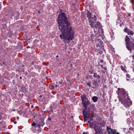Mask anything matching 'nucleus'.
I'll list each match as a JSON object with an SVG mask.
<instances>
[{
	"label": "nucleus",
	"mask_w": 134,
	"mask_h": 134,
	"mask_svg": "<svg viewBox=\"0 0 134 134\" xmlns=\"http://www.w3.org/2000/svg\"><path fill=\"white\" fill-rule=\"evenodd\" d=\"M100 62L101 63H102L103 62V61L102 60H100Z\"/></svg>",
	"instance_id": "nucleus-29"
},
{
	"label": "nucleus",
	"mask_w": 134,
	"mask_h": 134,
	"mask_svg": "<svg viewBox=\"0 0 134 134\" xmlns=\"http://www.w3.org/2000/svg\"><path fill=\"white\" fill-rule=\"evenodd\" d=\"M108 132V134H115V133H114L113 132V130H110V131H109Z\"/></svg>",
	"instance_id": "nucleus-18"
},
{
	"label": "nucleus",
	"mask_w": 134,
	"mask_h": 134,
	"mask_svg": "<svg viewBox=\"0 0 134 134\" xmlns=\"http://www.w3.org/2000/svg\"><path fill=\"white\" fill-rule=\"evenodd\" d=\"M132 8L134 10V3H133Z\"/></svg>",
	"instance_id": "nucleus-27"
},
{
	"label": "nucleus",
	"mask_w": 134,
	"mask_h": 134,
	"mask_svg": "<svg viewBox=\"0 0 134 134\" xmlns=\"http://www.w3.org/2000/svg\"><path fill=\"white\" fill-rule=\"evenodd\" d=\"M88 133H85L84 132L83 133V134H88Z\"/></svg>",
	"instance_id": "nucleus-34"
},
{
	"label": "nucleus",
	"mask_w": 134,
	"mask_h": 134,
	"mask_svg": "<svg viewBox=\"0 0 134 134\" xmlns=\"http://www.w3.org/2000/svg\"><path fill=\"white\" fill-rule=\"evenodd\" d=\"M17 123V122L16 121H15L14 122V123L15 124H16Z\"/></svg>",
	"instance_id": "nucleus-33"
},
{
	"label": "nucleus",
	"mask_w": 134,
	"mask_h": 134,
	"mask_svg": "<svg viewBox=\"0 0 134 134\" xmlns=\"http://www.w3.org/2000/svg\"><path fill=\"white\" fill-rule=\"evenodd\" d=\"M41 111L42 112H43V110H41Z\"/></svg>",
	"instance_id": "nucleus-39"
},
{
	"label": "nucleus",
	"mask_w": 134,
	"mask_h": 134,
	"mask_svg": "<svg viewBox=\"0 0 134 134\" xmlns=\"http://www.w3.org/2000/svg\"><path fill=\"white\" fill-rule=\"evenodd\" d=\"M56 59H57V60H58V59L57 58H56Z\"/></svg>",
	"instance_id": "nucleus-44"
},
{
	"label": "nucleus",
	"mask_w": 134,
	"mask_h": 134,
	"mask_svg": "<svg viewBox=\"0 0 134 134\" xmlns=\"http://www.w3.org/2000/svg\"><path fill=\"white\" fill-rule=\"evenodd\" d=\"M98 98L96 96H93L92 98V99L94 102H96L98 100Z\"/></svg>",
	"instance_id": "nucleus-13"
},
{
	"label": "nucleus",
	"mask_w": 134,
	"mask_h": 134,
	"mask_svg": "<svg viewBox=\"0 0 134 134\" xmlns=\"http://www.w3.org/2000/svg\"><path fill=\"white\" fill-rule=\"evenodd\" d=\"M33 107H34V106H33L32 105L31 106V107H32V108H33Z\"/></svg>",
	"instance_id": "nucleus-41"
},
{
	"label": "nucleus",
	"mask_w": 134,
	"mask_h": 134,
	"mask_svg": "<svg viewBox=\"0 0 134 134\" xmlns=\"http://www.w3.org/2000/svg\"><path fill=\"white\" fill-rule=\"evenodd\" d=\"M86 109V111H83V118H84V121H85L86 119H87V118H89L90 116V108L89 109H88L87 110H88V112H87L86 110L87 109Z\"/></svg>",
	"instance_id": "nucleus-6"
},
{
	"label": "nucleus",
	"mask_w": 134,
	"mask_h": 134,
	"mask_svg": "<svg viewBox=\"0 0 134 134\" xmlns=\"http://www.w3.org/2000/svg\"><path fill=\"white\" fill-rule=\"evenodd\" d=\"M91 116H92V117H91V116H90V118H88L91 121L93 120V119L92 118V117L93 116V115L92 114H91Z\"/></svg>",
	"instance_id": "nucleus-20"
},
{
	"label": "nucleus",
	"mask_w": 134,
	"mask_h": 134,
	"mask_svg": "<svg viewBox=\"0 0 134 134\" xmlns=\"http://www.w3.org/2000/svg\"><path fill=\"white\" fill-rule=\"evenodd\" d=\"M119 101L126 108H129L132 104L130 100L127 99L128 98V94L124 90H121L119 92Z\"/></svg>",
	"instance_id": "nucleus-3"
},
{
	"label": "nucleus",
	"mask_w": 134,
	"mask_h": 134,
	"mask_svg": "<svg viewBox=\"0 0 134 134\" xmlns=\"http://www.w3.org/2000/svg\"><path fill=\"white\" fill-rule=\"evenodd\" d=\"M97 20V18L96 16L95 15H94L93 17L91 18L90 20H92L93 21H96Z\"/></svg>",
	"instance_id": "nucleus-15"
},
{
	"label": "nucleus",
	"mask_w": 134,
	"mask_h": 134,
	"mask_svg": "<svg viewBox=\"0 0 134 134\" xmlns=\"http://www.w3.org/2000/svg\"><path fill=\"white\" fill-rule=\"evenodd\" d=\"M48 120H51V119L50 117H49L48 118Z\"/></svg>",
	"instance_id": "nucleus-30"
},
{
	"label": "nucleus",
	"mask_w": 134,
	"mask_h": 134,
	"mask_svg": "<svg viewBox=\"0 0 134 134\" xmlns=\"http://www.w3.org/2000/svg\"><path fill=\"white\" fill-rule=\"evenodd\" d=\"M40 124L41 125V126H43L44 125V119H40Z\"/></svg>",
	"instance_id": "nucleus-12"
},
{
	"label": "nucleus",
	"mask_w": 134,
	"mask_h": 134,
	"mask_svg": "<svg viewBox=\"0 0 134 134\" xmlns=\"http://www.w3.org/2000/svg\"><path fill=\"white\" fill-rule=\"evenodd\" d=\"M16 16H17V17L18 18L19 16V13L18 12H16Z\"/></svg>",
	"instance_id": "nucleus-25"
},
{
	"label": "nucleus",
	"mask_w": 134,
	"mask_h": 134,
	"mask_svg": "<svg viewBox=\"0 0 134 134\" xmlns=\"http://www.w3.org/2000/svg\"><path fill=\"white\" fill-rule=\"evenodd\" d=\"M125 32L129 36L126 35L125 38L126 47L131 53L134 52V40L131 41L130 38H131V36H133L134 33L127 27H125L124 30Z\"/></svg>",
	"instance_id": "nucleus-2"
},
{
	"label": "nucleus",
	"mask_w": 134,
	"mask_h": 134,
	"mask_svg": "<svg viewBox=\"0 0 134 134\" xmlns=\"http://www.w3.org/2000/svg\"><path fill=\"white\" fill-rule=\"evenodd\" d=\"M31 124L32 126H34L35 127L36 126V123L35 122H33Z\"/></svg>",
	"instance_id": "nucleus-23"
},
{
	"label": "nucleus",
	"mask_w": 134,
	"mask_h": 134,
	"mask_svg": "<svg viewBox=\"0 0 134 134\" xmlns=\"http://www.w3.org/2000/svg\"><path fill=\"white\" fill-rule=\"evenodd\" d=\"M130 2L132 4V5H133V3H134L133 2V1L131 0Z\"/></svg>",
	"instance_id": "nucleus-28"
},
{
	"label": "nucleus",
	"mask_w": 134,
	"mask_h": 134,
	"mask_svg": "<svg viewBox=\"0 0 134 134\" xmlns=\"http://www.w3.org/2000/svg\"><path fill=\"white\" fill-rule=\"evenodd\" d=\"M67 19L65 13H61L59 15L57 22L59 24V29L62 33L60 35V38L63 39L65 42L69 43L70 41L74 38V31Z\"/></svg>",
	"instance_id": "nucleus-1"
},
{
	"label": "nucleus",
	"mask_w": 134,
	"mask_h": 134,
	"mask_svg": "<svg viewBox=\"0 0 134 134\" xmlns=\"http://www.w3.org/2000/svg\"><path fill=\"white\" fill-rule=\"evenodd\" d=\"M16 110H15V109H13V110H12L13 111H16Z\"/></svg>",
	"instance_id": "nucleus-35"
},
{
	"label": "nucleus",
	"mask_w": 134,
	"mask_h": 134,
	"mask_svg": "<svg viewBox=\"0 0 134 134\" xmlns=\"http://www.w3.org/2000/svg\"><path fill=\"white\" fill-rule=\"evenodd\" d=\"M46 112V111H43V112L44 113H45V112Z\"/></svg>",
	"instance_id": "nucleus-42"
},
{
	"label": "nucleus",
	"mask_w": 134,
	"mask_h": 134,
	"mask_svg": "<svg viewBox=\"0 0 134 134\" xmlns=\"http://www.w3.org/2000/svg\"><path fill=\"white\" fill-rule=\"evenodd\" d=\"M100 66L101 67H102V65H99L98 66Z\"/></svg>",
	"instance_id": "nucleus-36"
},
{
	"label": "nucleus",
	"mask_w": 134,
	"mask_h": 134,
	"mask_svg": "<svg viewBox=\"0 0 134 134\" xmlns=\"http://www.w3.org/2000/svg\"><path fill=\"white\" fill-rule=\"evenodd\" d=\"M88 123H89V125H90V126L91 127H93V123H91L90 122V121H88Z\"/></svg>",
	"instance_id": "nucleus-21"
},
{
	"label": "nucleus",
	"mask_w": 134,
	"mask_h": 134,
	"mask_svg": "<svg viewBox=\"0 0 134 134\" xmlns=\"http://www.w3.org/2000/svg\"><path fill=\"white\" fill-rule=\"evenodd\" d=\"M41 125L40 124H37L36 126V127H35V128H38V129L37 130H40L41 129L40 128V127Z\"/></svg>",
	"instance_id": "nucleus-17"
},
{
	"label": "nucleus",
	"mask_w": 134,
	"mask_h": 134,
	"mask_svg": "<svg viewBox=\"0 0 134 134\" xmlns=\"http://www.w3.org/2000/svg\"><path fill=\"white\" fill-rule=\"evenodd\" d=\"M93 76L94 77H96V78L99 79H100V76H99V75H98L97 73H94V74Z\"/></svg>",
	"instance_id": "nucleus-16"
},
{
	"label": "nucleus",
	"mask_w": 134,
	"mask_h": 134,
	"mask_svg": "<svg viewBox=\"0 0 134 134\" xmlns=\"http://www.w3.org/2000/svg\"><path fill=\"white\" fill-rule=\"evenodd\" d=\"M2 30V32L3 30L5 31L6 29H7V26L5 24H3L2 25V27L1 28Z\"/></svg>",
	"instance_id": "nucleus-10"
},
{
	"label": "nucleus",
	"mask_w": 134,
	"mask_h": 134,
	"mask_svg": "<svg viewBox=\"0 0 134 134\" xmlns=\"http://www.w3.org/2000/svg\"><path fill=\"white\" fill-rule=\"evenodd\" d=\"M130 52V53H133V54L132 55V58H133V61H134V52H132V53H131Z\"/></svg>",
	"instance_id": "nucleus-24"
},
{
	"label": "nucleus",
	"mask_w": 134,
	"mask_h": 134,
	"mask_svg": "<svg viewBox=\"0 0 134 134\" xmlns=\"http://www.w3.org/2000/svg\"><path fill=\"white\" fill-rule=\"evenodd\" d=\"M128 15L129 16H130L131 15V14L130 13H129L128 14Z\"/></svg>",
	"instance_id": "nucleus-31"
},
{
	"label": "nucleus",
	"mask_w": 134,
	"mask_h": 134,
	"mask_svg": "<svg viewBox=\"0 0 134 134\" xmlns=\"http://www.w3.org/2000/svg\"><path fill=\"white\" fill-rule=\"evenodd\" d=\"M95 132V134H103L102 128L100 126H96L94 127Z\"/></svg>",
	"instance_id": "nucleus-7"
},
{
	"label": "nucleus",
	"mask_w": 134,
	"mask_h": 134,
	"mask_svg": "<svg viewBox=\"0 0 134 134\" xmlns=\"http://www.w3.org/2000/svg\"><path fill=\"white\" fill-rule=\"evenodd\" d=\"M126 79L127 80H128V81L130 79V75L128 74H126Z\"/></svg>",
	"instance_id": "nucleus-19"
},
{
	"label": "nucleus",
	"mask_w": 134,
	"mask_h": 134,
	"mask_svg": "<svg viewBox=\"0 0 134 134\" xmlns=\"http://www.w3.org/2000/svg\"><path fill=\"white\" fill-rule=\"evenodd\" d=\"M32 64H33V65H34V62H32Z\"/></svg>",
	"instance_id": "nucleus-38"
},
{
	"label": "nucleus",
	"mask_w": 134,
	"mask_h": 134,
	"mask_svg": "<svg viewBox=\"0 0 134 134\" xmlns=\"http://www.w3.org/2000/svg\"><path fill=\"white\" fill-rule=\"evenodd\" d=\"M133 71H134V68L133 69Z\"/></svg>",
	"instance_id": "nucleus-43"
},
{
	"label": "nucleus",
	"mask_w": 134,
	"mask_h": 134,
	"mask_svg": "<svg viewBox=\"0 0 134 134\" xmlns=\"http://www.w3.org/2000/svg\"><path fill=\"white\" fill-rule=\"evenodd\" d=\"M13 32L12 30H8V32H7V35L9 37H12V35L13 34Z\"/></svg>",
	"instance_id": "nucleus-9"
},
{
	"label": "nucleus",
	"mask_w": 134,
	"mask_h": 134,
	"mask_svg": "<svg viewBox=\"0 0 134 134\" xmlns=\"http://www.w3.org/2000/svg\"><path fill=\"white\" fill-rule=\"evenodd\" d=\"M58 57H59L58 55H57L56 56V57H57V58H58Z\"/></svg>",
	"instance_id": "nucleus-37"
},
{
	"label": "nucleus",
	"mask_w": 134,
	"mask_h": 134,
	"mask_svg": "<svg viewBox=\"0 0 134 134\" xmlns=\"http://www.w3.org/2000/svg\"><path fill=\"white\" fill-rule=\"evenodd\" d=\"M30 48V46H27V47H26V48Z\"/></svg>",
	"instance_id": "nucleus-32"
},
{
	"label": "nucleus",
	"mask_w": 134,
	"mask_h": 134,
	"mask_svg": "<svg viewBox=\"0 0 134 134\" xmlns=\"http://www.w3.org/2000/svg\"><path fill=\"white\" fill-rule=\"evenodd\" d=\"M86 15L88 19H90L91 18L92 14L91 13H90V12L87 11Z\"/></svg>",
	"instance_id": "nucleus-11"
},
{
	"label": "nucleus",
	"mask_w": 134,
	"mask_h": 134,
	"mask_svg": "<svg viewBox=\"0 0 134 134\" xmlns=\"http://www.w3.org/2000/svg\"><path fill=\"white\" fill-rule=\"evenodd\" d=\"M120 68L121 69L124 71L125 72H127V71L126 70V66H125L121 65Z\"/></svg>",
	"instance_id": "nucleus-14"
},
{
	"label": "nucleus",
	"mask_w": 134,
	"mask_h": 134,
	"mask_svg": "<svg viewBox=\"0 0 134 134\" xmlns=\"http://www.w3.org/2000/svg\"><path fill=\"white\" fill-rule=\"evenodd\" d=\"M15 16V15H14V16Z\"/></svg>",
	"instance_id": "nucleus-45"
},
{
	"label": "nucleus",
	"mask_w": 134,
	"mask_h": 134,
	"mask_svg": "<svg viewBox=\"0 0 134 134\" xmlns=\"http://www.w3.org/2000/svg\"><path fill=\"white\" fill-rule=\"evenodd\" d=\"M87 85L89 86V87H91V84H89L88 83H87Z\"/></svg>",
	"instance_id": "nucleus-26"
},
{
	"label": "nucleus",
	"mask_w": 134,
	"mask_h": 134,
	"mask_svg": "<svg viewBox=\"0 0 134 134\" xmlns=\"http://www.w3.org/2000/svg\"><path fill=\"white\" fill-rule=\"evenodd\" d=\"M96 21H93L92 20H90V25L92 28L95 27L96 28H99L101 27V24L99 21L96 23Z\"/></svg>",
	"instance_id": "nucleus-5"
},
{
	"label": "nucleus",
	"mask_w": 134,
	"mask_h": 134,
	"mask_svg": "<svg viewBox=\"0 0 134 134\" xmlns=\"http://www.w3.org/2000/svg\"><path fill=\"white\" fill-rule=\"evenodd\" d=\"M107 130H108V131H110V130H112V129H111L110 127H109L107 126Z\"/></svg>",
	"instance_id": "nucleus-22"
},
{
	"label": "nucleus",
	"mask_w": 134,
	"mask_h": 134,
	"mask_svg": "<svg viewBox=\"0 0 134 134\" xmlns=\"http://www.w3.org/2000/svg\"><path fill=\"white\" fill-rule=\"evenodd\" d=\"M98 80H97L96 81H94L93 82V86H92V88H96L98 86V83H99V81H100L99 80H98Z\"/></svg>",
	"instance_id": "nucleus-8"
},
{
	"label": "nucleus",
	"mask_w": 134,
	"mask_h": 134,
	"mask_svg": "<svg viewBox=\"0 0 134 134\" xmlns=\"http://www.w3.org/2000/svg\"><path fill=\"white\" fill-rule=\"evenodd\" d=\"M21 78H22V77H20V79H21Z\"/></svg>",
	"instance_id": "nucleus-40"
},
{
	"label": "nucleus",
	"mask_w": 134,
	"mask_h": 134,
	"mask_svg": "<svg viewBox=\"0 0 134 134\" xmlns=\"http://www.w3.org/2000/svg\"><path fill=\"white\" fill-rule=\"evenodd\" d=\"M81 98L82 100V104L84 108H87V106L90 105V106L92 107L94 110L95 109V106L93 104H92L90 103V101L88 100V98H86L85 95L81 96Z\"/></svg>",
	"instance_id": "nucleus-4"
}]
</instances>
